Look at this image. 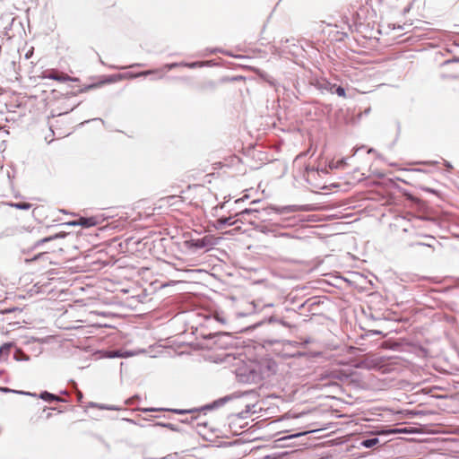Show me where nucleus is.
I'll return each instance as SVG.
<instances>
[{
  "label": "nucleus",
  "instance_id": "obj_16",
  "mask_svg": "<svg viewBox=\"0 0 459 459\" xmlns=\"http://www.w3.org/2000/svg\"><path fill=\"white\" fill-rule=\"evenodd\" d=\"M173 411L178 413V414H184L186 412V411H184V410H174Z\"/></svg>",
  "mask_w": 459,
  "mask_h": 459
},
{
  "label": "nucleus",
  "instance_id": "obj_15",
  "mask_svg": "<svg viewBox=\"0 0 459 459\" xmlns=\"http://www.w3.org/2000/svg\"><path fill=\"white\" fill-rule=\"evenodd\" d=\"M101 84H103V82H100V83H97V84H92V85H90L88 87V89H92V88H96V87H99L100 86Z\"/></svg>",
  "mask_w": 459,
  "mask_h": 459
},
{
  "label": "nucleus",
  "instance_id": "obj_14",
  "mask_svg": "<svg viewBox=\"0 0 459 459\" xmlns=\"http://www.w3.org/2000/svg\"><path fill=\"white\" fill-rule=\"evenodd\" d=\"M307 432H308V431H303V432H301V433H298V434H295V435H291V436H290V437H299V436L304 435V434H306V433H307Z\"/></svg>",
  "mask_w": 459,
  "mask_h": 459
},
{
  "label": "nucleus",
  "instance_id": "obj_11",
  "mask_svg": "<svg viewBox=\"0 0 459 459\" xmlns=\"http://www.w3.org/2000/svg\"><path fill=\"white\" fill-rule=\"evenodd\" d=\"M231 218L230 217H221L218 220V223L219 224H233V222L230 221Z\"/></svg>",
  "mask_w": 459,
  "mask_h": 459
},
{
  "label": "nucleus",
  "instance_id": "obj_8",
  "mask_svg": "<svg viewBox=\"0 0 459 459\" xmlns=\"http://www.w3.org/2000/svg\"><path fill=\"white\" fill-rule=\"evenodd\" d=\"M9 206L14 207L16 209L21 210H29L31 208L32 204L27 202H20V203H10L8 204Z\"/></svg>",
  "mask_w": 459,
  "mask_h": 459
},
{
  "label": "nucleus",
  "instance_id": "obj_2",
  "mask_svg": "<svg viewBox=\"0 0 459 459\" xmlns=\"http://www.w3.org/2000/svg\"><path fill=\"white\" fill-rule=\"evenodd\" d=\"M42 78L52 79L57 82H65L68 81H74L72 77H70L67 74L64 72H60L56 69H49L46 70L42 73Z\"/></svg>",
  "mask_w": 459,
  "mask_h": 459
},
{
  "label": "nucleus",
  "instance_id": "obj_3",
  "mask_svg": "<svg viewBox=\"0 0 459 459\" xmlns=\"http://www.w3.org/2000/svg\"><path fill=\"white\" fill-rule=\"evenodd\" d=\"M49 250L40 251L38 255H34L32 258H25V262L27 264L34 263V262H40L42 264L43 267H46L48 264H51V261L49 257L48 256V254L49 253Z\"/></svg>",
  "mask_w": 459,
  "mask_h": 459
},
{
  "label": "nucleus",
  "instance_id": "obj_13",
  "mask_svg": "<svg viewBox=\"0 0 459 459\" xmlns=\"http://www.w3.org/2000/svg\"><path fill=\"white\" fill-rule=\"evenodd\" d=\"M11 347V344H4L1 348H0V351H2L3 350H8L9 348Z\"/></svg>",
  "mask_w": 459,
  "mask_h": 459
},
{
  "label": "nucleus",
  "instance_id": "obj_4",
  "mask_svg": "<svg viewBox=\"0 0 459 459\" xmlns=\"http://www.w3.org/2000/svg\"><path fill=\"white\" fill-rule=\"evenodd\" d=\"M321 87H322V89L326 90L327 91H329L332 94L335 93L340 97H342V98L346 97L345 90L342 86H338V85H336L334 83H331L329 82H325Z\"/></svg>",
  "mask_w": 459,
  "mask_h": 459
},
{
  "label": "nucleus",
  "instance_id": "obj_12",
  "mask_svg": "<svg viewBox=\"0 0 459 459\" xmlns=\"http://www.w3.org/2000/svg\"><path fill=\"white\" fill-rule=\"evenodd\" d=\"M403 434L412 433L414 429L412 427H403Z\"/></svg>",
  "mask_w": 459,
  "mask_h": 459
},
{
  "label": "nucleus",
  "instance_id": "obj_10",
  "mask_svg": "<svg viewBox=\"0 0 459 459\" xmlns=\"http://www.w3.org/2000/svg\"><path fill=\"white\" fill-rule=\"evenodd\" d=\"M379 443V440L378 438L377 437H374V438H369V439H365L361 442V445L364 446V447H373L374 446L377 445Z\"/></svg>",
  "mask_w": 459,
  "mask_h": 459
},
{
  "label": "nucleus",
  "instance_id": "obj_5",
  "mask_svg": "<svg viewBox=\"0 0 459 459\" xmlns=\"http://www.w3.org/2000/svg\"><path fill=\"white\" fill-rule=\"evenodd\" d=\"M99 223H100V220L97 217H89V218L81 217L77 221H73L71 224L72 225H80L84 228H90L92 226H96Z\"/></svg>",
  "mask_w": 459,
  "mask_h": 459
},
{
  "label": "nucleus",
  "instance_id": "obj_6",
  "mask_svg": "<svg viewBox=\"0 0 459 459\" xmlns=\"http://www.w3.org/2000/svg\"><path fill=\"white\" fill-rule=\"evenodd\" d=\"M180 202H183L181 196L169 195V196L162 197L160 199V207L165 206V205L171 206V205H174L176 203H180Z\"/></svg>",
  "mask_w": 459,
  "mask_h": 459
},
{
  "label": "nucleus",
  "instance_id": "obj_19",
  "mask_svg": "<svg viewBox=\"0 0 459 459\" xmlns=\"http://www.w3.org/2000/svg\"><path fill=\"white\" fill-rule=\"evenodd\" d=\"M145 411H157L156 409H147V410H144Z\"/></svg>",
  "mask_w": 459,
  "mask_h": 459
},
{
  "label": "nucleus",
  "instance_id": "obj_18",
  "mask_svg": "<svg viewBox=\"0 0 459 459\" xmlns=\"http://www.w3.org/2000/svg\"><path fill=\"white\" fill-rule=\"evenodd\" d=\"M248 212L249 211L247 209H246V210L242 211L241 212H239L238 215L244 216V214L248 213Z\"/></svg>",
  "mask_w": 459,
  "mask_h": 459
},
{
  "label": "nucleus",
  "instance_id": "obj_17",
  "mask_svg": "<svg viewBox=\"0 0 459 459\" xmlns=\"http://www.w3.org/2000/svg\"><path fill=\"white\" fill-rule=\"evenodd\" d=\"M152 73V71H146V72L140 73L138 75L139 76H141V75H147V74H150Z\"/></svg>",
  "mask_w": 459,
  "mask_h": 459
},
{
  "label": "nucleus",
  "instance_id": "obj_7",
  "mask_svg": "<svg viewBox=\"0 0 459 459\" xmlns=\"http://www.w3.org/2000/svg\"><path fill=\"white\" fill-rule=\"evenodd\" d=\"M39 397L44 400V401H47V402H53V401H61V398L53 394H50L47 391L43 392L40 394Z\"/></svg>",
  "mask_w": 459,
  "mask_h": 459
},
{
  "label": "nucleus",
  "instance_id": "obj_20",
  "mask_svg": "<svg viewBox=\"0 0 459 459\" xmlns=\"http://www.w3.org/2000/svg\"><path fill=\"white\" fill-rule=\"evenodd\" d=\"M189 67H195V64H191V65H188Z\"/></svg>",
  "mask_w": 459,
  "mask_h": 459
},
{
  "label": "nucleus",
  "instance_id": "obj_1",
  "mask_svg": "<svg viewBox=\"0 0 459 459\" xmlns=\"http://www.w3.org/2000/svg\"><path fill=\"white\" fill-rule=\"evenodd\" d=\"M213 244H214L213 238L209 235L204 236L202 238L190 239V240L185 241L186 247L190 248V249H193V248L200 249V248L212 246Z\"/></svg>",
  "mask_w": 459,
  "mask_h": 459
},
{
  "label": "nucleus",
  "instance_id": "obj_9",
  "mask_svg": "<svg viewBox=\"0 0 459 459\" xmlns=\"http://www.w3.org/2000/svg\"><path fill=\"white\" fill-rule=\"evenodd\" d=\"M58 238V235H55V236H52V237H46V238H39L38 239L35 244H34V248H37L39 247L40 245L44 244V243H47V242H49L53 239H56Z\"/></svg>",
  "mask_w": 459,
  "mask_h": 459
}]
</instances>
